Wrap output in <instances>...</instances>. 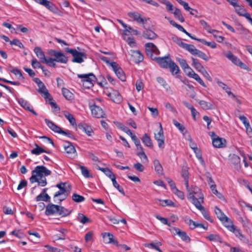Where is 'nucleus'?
I'll return each instance as SVG.
<instances>
[{
  "instance_id": "47",
  "label": "nucleus",
  "mask_w": 252,
  "mask_h": 252,
  "mask_svg": "<svg viewBox=\"0 0 252 252\" xmlns=\"http://www.w3.org/2000/svg\"><path fill=\"white\" fill-rule=\"evenodd\" d=\"M175 17L179 20L181 22L185 21V19L181 14V11L179 9L176 8L174 12H173Z\"/></svg>"
},
{
  "instance_id": "16",
  "label": "nucleus",
  "mask_w": 252,
  "mask_h": 252,
  "mask_svg": "<svg viewBox=\"0 0 252 252\" xmlns=\"http://www.w3.org/2000/svg\"><path fill=\"white\" fill-rule=\"evenodd\" d=\"M97 56L101 60L103 61L107 64H110V65L112 67L114 72L116 71V70H118V68L120 67L119 65L116 62H113L110 63V60L108 59V58L103 56L99 54H98Z\"/></svg>"
},
{
  "instance_id": "9",
  "label": "nucleus",
  "mask_w": 252,
  "mask_h": 252,
  "mask_svg": "<svg viewBox=\"0 0 252 252\" xmlns=\"http://www.w3.org/2000/svg\"><path fill=\"white\" fill-rule=\"evenodd\" d=\"M36 2L42 4L45 6L50 11L54 13L58 14L60 10L52 2L47 0H34Z\"/></svg>"
},
{
  "instance_id": "64",
  "label": "nucleus",
  "mask_w": 252,
  "mask_h": 252,
  "mask_svg": "<svg viewBox=\"0 0 252 252\" xmlns=\"http://www.w3.org/2000/svg\"><path fill=\"white\" fill-rule=\"evenodd\" d=\"M174 41L179 46H182V47H194L193 45L184 43L181 39L178 38H176Z\"/></svg>"
},
{
  "instance_id": "46",
  "label": "nucleus",
  "mask_w": 252,
  "mask_h": 252,
  "mask_svg": "<svg viewBox=\"0 0 252 252\" xmlns=\"http://www.w3.org/2000/svg\"><path fill=\"white\" fill-rule=\"evenodd\" d=\"M118 127L122 131L126 132V134L129 135L131 138H132V136H134L135 134H133L131 131L126 126L123 125L121 123H119V125L118 126Z\"/></svg>"
},
{
  "instance_id": "37",
  "label": "nucleus",
  "mask_w": 252,
  "mask_h": 252,
  "mask_svg": "<svg viewBox=\"0 0 252 252\" xmlns=\"http://www.w3.org/2000/svg\"><path fill=\"white\" fill-rule=\"evenodd\" d=\"M34 51L37 57L40 60L42 63L47 58L41 48H34Z\"/></svg>"
},
{
  "instance_id": "4",
  "label": "nucleus",
  "mask_w": 252,
  "mask_h": 252,
  "mask_svg": "<svg viewBox=\"0 0 252 252\" xmlns=\"http://www.w3.org/2000/svg\"><path fill=\"white\" fill-rule=\"evenodd\" d=\"M65 51L72 55L73 59L72 62L73 63H82L84 62V59H86V54L83 52H78L75 49L66 48Z\"/></svg>"
},
{
  "instance_id": "20",
  "label": "nucleus",
  "mask_w": 252,
  "mask_h": 252,
  "mask_svg": "<svg viewBox=\"0 0 252 252\" xmlns=\"http://www.w3.org/2000/svg\"><path fill=\"white\" fill-rule=\"evenodd\" d=\"M45 122L48 126L53 131L56 133H60L61 131L62 130V128L56 125L55 123H54L52 121L47 119H45Z\"/></svg>"
},
{
  "instance_id": "54",
  "label": "nucleus",
  "mask_w": 252,
  "mask_h": 252,
  "mask_svg": "<svg viewBox=\"0 0 252 252\" xmlns=\"http://www.w3.org/2000/svg\"><path fill=\"white\" fill-rule=\"evenodd\" d=\"M78 167L81 169V173L85 177L89 178L90 177H92L90 175L89 171L88 170L86 167L80 165H79Z\"/></svg>"
},
{
  "instance_id": "10",
  "label": "nucleus",
  "mask_w": 252,
  "mask_h": 252,
  "mask_svg": "<svg viewBox=\"0 0 252 252\" xmlns=\"http://www.w3.org/2000/svg\"><path fill=\"white\" fill-rule=\"evenodd\" d=\"M155 138L158 143L159 148L163 149L164 147V136L161 124H160V130L157 133H155Z\"/></svg>"
},
{
  "instance_id": "17",
  "label": "nucleus",
  "mask_w": 252,
  "mask_h": 252,
  "mask_svg": "<svg viewBox=\"0 0 252 252\" xmlns=\"http://www.w3.org/2000/svg\"><path fill=\"white\" fill-rule=\"evenodd\" d=\"M212 144L215 147L220 148L225 146L226 141L223 138L217 136L213 138Z\"/></svg>"
},
{
  "instance_id": "38",
  "label": "nucleus",
  "mask_w": 252,
  "mask_h": 252,
  "mask_svg": "<svg viewBox=\"0 0 252 252\" xmlns=\"http://www.w3.org/2000/svg\"><path fill=\"white\" fill-rule=\"evenodd\" d=\"M77 220L83 224H86L87 223L91 222V220L86 217L84 214L82 213H79L77 217Z\"/></svg>"
},
{
  "instance_id": "15",
  "label": "nucleus",
  "mask_w": 252,
  "mask_h": 252,
  "mask_svg": "<svg viewBox=\"0 0 252 252\" xmlns=\"http://www.w3.org/2000/svg\"><path fill=\"white\" fill-rule=\"evenodd\" d=\"M59 205L53 203H49L46 207L45 214L47 216H50L56 213L58 214V208Z\"/></svg>"
},
{
  "instance_id": "36",
  "label": "nucleus",
  "mask_w": 252,
  "mask_h": 252,
  "mask_svg": "<svg viewBox=\"0 0 252 252\" xmlns=\"http://www.w3.org/2000/svg\"><path fill=\"white\" fill-rule=\"evenodd\" d=\"M35 199L36 201H43L45 202H50L51 200V198L47 193H40V194L36 196Z\"/></svg>"
},
{
  "instance_id": "39",
  "label": "nucleus",
  "mask_w": 252,
  "mask_h": 252,
  "mask_svg": "<svg viewBox=\"0 0 252 252\" xmlns=\"http://www.w3.org/2000/svg\"><path fill=\"white\" fill-rule=\"evenodd\" d=\"M158 201L160 202L161 203L159 204L164 207L166 206L172 207L175 206V203L169 199H166L163 200H161L160 199H156V201L157 203H158Z\"/></svg>"
},
{
  "instance_id": "30",
  "label": "nucleus",
  "mask_w": 252,
  "mask_h": 252,
  "mask_svg": "<svg viewBox=\"0 0 252 252\" xmlns=\"http://www.w3.org/2000/svg\"><path fill=\"white\" fill-rule=\"evenodd\" d=\"M215 212L218 218L221 222H223L224 219L228 220L227 217L217 206H216L215 208Z\"/></svg>"
},
{
  "instance_id": "26",
  "label": "nucleus",
  "mask_w": 252,
  "mask_h": 252,
  "mask_svg": "<svg viewBox=\"0 0 252 252\" xmlns=\"http://www.w3.org/2000/svg\"><path fill=\"white\" fill-rule=\"evenodd\" d=\"M199 23L203 26L205 30L208 32L213 34L214 36H216V33H218L219 31L216 30H213L211 27L208 24V23L203 20H201Z\"/></svg>"
},
{
  "instance_id": "33",
  "label": "nucleus",
  "mask_w": 252,
  "mask_h": 252,
  "mask_svg": "<svg viewBox=\"0 0 252 252\" xmlns=\"http://www.w3.org/2000/svg\"><path fill=\"white\" fill-rule=\"evenodd\" d=\"M110 96L112 97V99L115 103H119L122 101V96L118 92L114 91L110 94Z\"/></svg>"
},
{
  "instance_id": "41",
  "label": "nucleus",
  "mask_w": 252,
  "mask_h": 252,
  "mask_svg": "<svg viewBox=\"0 0 252 252\" xmlns=\"http://www.w3.org/2000/svg\"><path fill=\"white\" fill-rule=\"evenodd\" d=\"M63 114L64 117L68 120L72 126L76 125L75 119L71 114L67 111H64Z\"/></svg>"
},
{
  "instance_id": "35",
  "label": "nucleus",
  "mask_w": 252,
  "mask_h": 252,
  "mask_svg": "<svg viewBox=\"0 0 252 252\" xmlns=\"http://www.w3.org/2000/svg\"><path fill=\"white\" fill-rule=\"evenodd\" d=\"M62 91L63 96L67 100H71L73 99V94L69 90L63 88Z\"/></svg>"
},
{
  "instance_id": "51",
  "label": "nucleus",
  "mask_w": 252,
  "mask_h": 252,
  "mask_svg": "<svg viewBox=\"0 0 252 252\" xmlns=\"http://www.w3.org/2000/svg\"><path fill=\"white\" fill-rule=\"evenodd\" d=\"M72 200L77 203L83 202L85 200V197L77 193H73L72 196Z\"/></svg>"
},
{
  "instance_id": "40",
  "label": "nucleus",
  "mask_w": 252,
  "mask_h": 252,
  "mask_svg": "<svg viewBox=\"0 0 252 252\" xmlns=\"http://www.w3.org/2000/svg\"><path fill=\"white\" fill-rule=\"evenodd\" d=\"M111 181L113 183V186L116 188L118 190L124 195H125V192L124 191V189L122 187H120V186L119 185V184L117 183L116 180V177L115 175L113 176L112 178H111Z\"/></svg>"
},
{
  "instance_id": "50",
  "label": "nucleus",
  "mask_w": 252,
  "mask_h": 252,
  "mask_svg": "<svg viewBox=\"0 0 252 252\" xmlns=\"http://www.w3.org/2000/svg\"><path fill=\"white\" fill-rule=\"evenodd\" d=\"M230 161L232 164H238L240 163V158L235 154L230 156Z\"/></svg>"
},
{
  "instance_id": "12",
  "label": "nucleus",
  "mask_w": 252,
  "mask_h": 252,
  "mask_svg": "<svg viewBox=\"0 0 252 252\" xmlns=\"http://www.w3.org/2000/svg\"><path fill=\"white\" fill-rule=\"evenodd\" d=\"M66 184V183H63L61 182L59 184H58L56 185V187L60 189V190L57 191L54 196V198H56L59 196H60L61 195H63L65 196V198H66L67 196L68 195V192L67 190L65 187V185Z\"/></svg>"
},
{
  "instance_id": "27",
  "label": "nucleus",
  "mask_w": 252,
  "mask_h": 252,
  "mask_svg": "<svg viewBox=\"0 0 252 252\" xmlns=\"http://www.w3.org/2000/svg\"><path fill=\"white\" fill-rule=\"evenodd\" d=\"M168 68L170 69V71L173 75H176L177 76H179L178 74L180 71L179 68L173 61H172V62H170V65L168 66Z\"/></svg>"
},
{
  "instance_id": "3",
  "label": "nucleus",
  "mask_w": 252,
  "mask_h": 252,
  "mask_svg": "<svg viewBox=\"0 0 252 252\" xmlns=\"http://www.w3.org/2000/svg\"><path fill=\"white\" fill-rule=\"evenodd\" d=\"M33 80L37 84L39 88L37 90L38 92L41 94H43V97L45 99H49V103L52 107H54L55 109H57L58 110H60V108L57 106L55 102L53 101V98L52 97H50L51 95L49 93L43 83L38 78H34Z\"/></svg>"
},
{
  "instance_id": "19",
  "label": "nucleus",
  "mask_w": 252,
  "mask_h": 252,
  "mask_svg": "<svg viewBox=\"0 0 252 252\" xmlns=\"http://www.w3.org/2000/svg\"><path fill=\"white\" fill-rule=\"evenodd\" d=\"M78 128L85 132L89 136H91L92 133L93 132L91 127L86 123H80L78 125Z\"/></svg>"
},
{
  "instance_id": "28",
  "label": "nucleus",
  "mask_w": 252,
  "mask_h": 252,
  "mask_svg": "<svg viewBox=\"0 0 252 252\" xmlns=\"http://www.w3.org/2000/svg\"><path fill=\"white\" fill-rule=\"evenodd\" d=\"M196 208L201 211L203 216L206 220L212 222L208 212L206 211L205 208L203 206L200 204L199 203H197V205H196Z\"/></svg>"
},
{
  "instance_id": "18",
  "label": "nucleus",
  "mask_w": 252,
  "mask_h": 252,
  "mask_svg": "<svg viewBox=\"0 0 252 252\" xmlns=\"http://www.w3.org/2000/svg\"><path fill=\"white\" fill-rule=\"evenodd\" d=\"M191 54L197 56L205 61L209 60L208 57L206 54L199 51L196 48H186Z\"/></svg>"
},
{
  "instance_id": "14",
  "label": "nucleus",
  "mask_w": 252,
  "mask_h": 252,
  "mask_svg": "<svg viewBox=\"0 0 252 252\" xmlns=\"http://www.w3.org/2000/svg\"><path fill=\"white\" fill-rule=\"evenodd\" d=\"M102 237L104 243L106 244L112 243L116 246H118V242L114 239V236L112 233L105 232L102 234Z\"/></svg>"
},
{
  "instance_id": "57",
  "label": "nucleus",
  "mask_w": 252,
  "mask_h": 252,
  "mask_svg": "<svg viewBox=\"0 0 252 252\" xmlns=\"http://www.w3.org/2000/svg\"><path fill=\"white\" fill-rule=\"evenodd\" d=\"M32 65L34 68H40L42 71H44V67L40 64V63L36 59H33L32 60Z\"/></svg>"
},
{
  "instance_id": "24",
  "label": "nucleus",
  "mask_w": 252,
  "mask_h": 252,
  "mask_svg": "<svg viewBox=\"0 0 252 252\" xmlns=\"http://www.w3.org/2000/svg\"><path fill=\"white\" fill-rule=\"evenodd\" d=\"M173 229L175 231L176 233L177 234L183 241L186 242H189L190 241V238L187 235L186 232L182 231L177 227H173Z\"/></svg>"
},
{
  "instance_id": "8",
  "label": "nucleus",
  "mask_w": 252,
  "mask_h": 252,
  "mask_svg": "<svg viewBox=\"0 0 252 252\" xmlns=\"http://www.w3.org/2000/svg\"><path fill=\"white\" fill-rule=\"evenodd\" d=\"M89 105L92 115L94 117L96 118L105 117V114L101 107L96 105L94 103L93 104H91V103H90Z\"/></svg>"
},
{
  "instance_id": "44",
  "label": "nucleus",
  "mask_w": 252,
  "mask_h": 252,
  "mask_svg": "<svg viewBox=\"0 0 252 252\" xmlns=\"http://www.w3.org/2000/svg\"><path fill=\"white\" fill-rule=\"evenodd\" d=\"M230 231L235 233L236 237L242 240L244 238V236L242 234L240 229H236L235 226H229Z\"/></svg>"
},
{
  "instance_id": "49",
  "label": "nucleus",
  "mask_w": 252,
  "mask_h": 252,
  "mask_svg": "<svg viewBox=\"0 0 252 252\" xmlns=\"http://www.w3.org/2000/svg\"><path fill=\"white\" fill-rule=\"evenodd\" d=\"M56 61L55 60L54 58H46L44 61H43V63H44L48 65L53 67H56V63H55Z\"/></svg>"
},
{
  "instance_id": "2",
  "label": "nucleus",
  "mask_w": 252,
  "mask_h": 252,
  "mask_svg": "<svg viewBox=\"0 0 252 252\" xmlns=\"http://www.w3.org/2000/svg\"><path fill=\"white\" fill-rule=\"evenodd\" d=\"M187 198L195 207L198 203L201 205L204 203L203 194L200 189L196 187L191 189V191L188 193Z\"/></svg>"
},
{
  "instance_id": "59",
  "label": "nucleus",
  "mask_w": 252,
  "mask_h": 252,
  "mask_svg": "<svg viewBox=\"0 0 252 252\" xmlns=\"http://www.w3.org/2000/svg\"><path fill=\"white\" fill-rule=\"evenodd\" d=\"M6 70L10 71L11 73H13V74H14L16 75H18L19 79H20V78L24 79V78L22 75V74L20 70H19L17 68H13L12 69H9V68H6Z\"/></svg>"
},
{
  "instance_id": "1",
  "label": "nucleus",
  "mask_w": 252,
  "mask_h": 252,
  "mask_svg": "<svg viewBox=\"0 0 252 252\" xmlns=\"http://www.w3.org/2000/svg\"><path fill=\"white\" fill-rule=\"evenodd\" d=\"M30 181L32 184L37 183L38 186L45 187L47 184L45 176L51 175V171L43 165L37 166L32 172Z\"/></svg>"
},
{
  "instance_id": "22",
  "label": "nucleus",
  "mask_w": 252,
  "mask_h": 252,
  "mask_svg": "<svg viewBox=\"0 0 252 252\" xmlns=\"http://www.w3.org/2000/svg\"><path fill=\"white\" fill-rule=\"evenodd\" d=\"M141 140L145 146L149 147L151 149L153 148L152 141L148 134L145 133L141 138Z\"/></svg>"
},
{
  "instance_id": "32",
  "label": "nucleus",
  "mask_w": 252,
  "mask_h": 252,
  "mask_svg": "<svg viewBox=\"0 0 252 252\" xmlns=\"http://www.w3.org/2000/svg\"><path fill=\"white\" fill-rule=\"evenodd\" d=\"M187 35L189 36L192 39L198 40V41L202 42L205 46H209L210 47H216V43L214 42H208L204 39L196 38L194 37L191 36L189 33L187 34Z\"/></svg>"
},
{
  "instance_id": "6",
  "label": "nucleus",
  "mask_w": 252,
  "mask_h": 252,
  "mask_svg": "<svg viewBox=\"0 0 252 252\" xmlns=\"http://www.w3.org/2000/svg\"><path fill=\"white\" fill-rule=\"evenodd\" d=\"M79 78L82 79L83 85L84 87L90 89L94 86L92 82L94 79H95V76L92 73L89 74H77Z\"/></svg>"
},
{
  "instance_id": "58",
  "label": "nucleus",
  "mask_w": 252,
  "mask_h": 252,
  "mask_svg": "<svg viewBox=\"0 0 252 252\" xmlns=\"http://www.w3.org/2000/svg\"><path fill=\"white\" fill-rule=\"evenodd\" d=\"M192 64L193 66L199 71H201L203 70L204 68L201 65V64L197 62V61L194 59L193 58H192Z\"/></svg>"
},
{
  "instance_id": "62",
  "label": "nucleus",
  "mask_w": 252,
  "mask_h": 252,
  "mask_svg": "<svg viewBox=\"0 0 252 252\" xmlns=\"http://www.w3.org/2000/svg\"><path fill=\"white\" fill-rule=\"evenodd\" d=\"M239 119L243 122L244 125H245V126L246 128V130H249V127H250V123L248 121L247 118L244 116H240L239 117Z\"/></svg>"
},
{
  "instance_id": "34",
  "label": "nucleus",
  "mask_w": 252,
  "mask_h": 252,
  "mask_svg": "<svg viewBox=\"0 0 252 252\" xmlns=\"http://www.w3.org/2000/svg\"><path fill=\"white\" fill-rule=\"evenodd\" d=\"M144 245L146 247L156 250L158 251L159 252H162V251L159 248V246L162 245V243L160 242H157L156 243H147L145 244Z\"/></svg>"
},
{
  "instance_id": "31",
  "label": "nucleus",
  "mask_w": 252,
  "mask_h": 252,
  "mask_svg": "<svg viewBox=\"0 0 252 252\" xmlns=\"http://www.w3.org/2000/svg\"><path fill=\"white\" fill-rule=\"evenodd\" d=\"M71 213V210L59 205V207L58 208V214L61 215L63 217H64L69 215Z\"/></svg>"
},
{
  "instance_id": "23",
  "label": "nucleus",
  "mask_w": 252,
  "mask_h": 252,
  "mask_svg": "<svg viewBox=\"0 0 252 252\" xmlns=\"http://www.w3.org/2000/svg\"><path fill=\"white\" fill-rule=\"evenodd\" d=\"M67 145L64 146V149L66 153L68 154H73L74 157L77 156L76 151L75 147L69 142H66Z\"/></svg>"
},
{
  "instance_id": "55",
  "label": "nucleus",
  "mask_w": 252,
  "mask_h": 252,
  "mask_svg": "<svg viewBox=\"0 0 252 252\" xmlns=\"http://www.w3.org/2000/svg\"><path fill=\"white\" fill-rule=\"evenodd\" d=\"M194 79L196 81H197L201 86L204 87H206V86L205 84L204 83L203 81L200 78L199 76L195 73L194 72L193 73L192 75L190 77Z\"/></svg>"
},
{
  "instance_id": "53",
  "label": "nucleus",
  "mask_w": 252,
  "mask_h": 252,
  "mask_svg": "<svg viewBox=\"0 0 252 252\" xmlns=\"http://www.w3.org/2000/svg\"><path fill=\"white\" fill-rule=\"evenodd\" d=\"M157 82L161 84L164 89L166 90H168L170 89L169 86L168 85L167 83L165 81V80L161 77H158L157 78Z\"/></svg>"
},
{
  "instance_id": "13",
  "label": "nucleus",
  "mask_w": 252,
  "mask_h": 252,
  "mask_svg": "<svg viewBox=\"0 0 252 252\" xmlns=\"http://www.w3.org/2000/svg\"><path fill=\"white\" fill-rule=\"evenodd\" d=\"M130 60L136 63H139L143 60V56L141 52L138 51L131 50Z\"/></svg>"
},
{
  "instance_id": "5",
  "label": "nucleus",
  "mask_w": 252,
  "mask_h": 252,
  "mask_svg": "<svg viewBox=\"0 0 252 252\" xmlns=\"http://www.w3.org/2000/svg\"><path fill=\"white\" fill-rule=\"evenodd\" d=\"M48 54L54 57L56 62L65 64L68 62V57L61 51L51 50L48 52Z\"/></svg>"
},
{
  "instance_id": "52",
  "label": "nucleus",
  "mask_w": 252,
  "mask_h": 252,
  "mask_svg": "<svg viewBox=\"0 0 252 252\" xmlns=\"http://www.w3.org/2000/svg\"><path fill=\"white\" fill-rule=\"evenodd\" d=\"M98 169L102 171L107 176L109 177L110 179L115 175L114 173L108 168L99 167Z\"/></svg>"
},
{
  "instance_id": "43",
  "label": "nucleus",
  "mask_w": 252,
  "mask_h": 252,
  "mask_svg": "<svg viewBox=\"0 0 252 252\" xmlns=\"http://www.w3.org/2000/svg\"><path fill=\"white\" fill-rule=\"evenodd\" d=\"M154 165L156 171L158 174H162L163 171V168L159 160L158 159H155L154 161Z\"/></svg>"
},
{
  "instance_id": "42",
  "label": "nucleus",
  "mask_w": 252,
  "mask_h": 252,
  "mask_svg": "<svg viewBox=\"0 0 252 252\" xmlns=\"http://www.w3.org/2000/svg\"><path fill=\"white\" fill-rule=\"evenodd\" d=\"M117 77L122 81L126 80V76L123 69L120 67L115 72Z\"/></svg>"
},
{
  "instance_id": "61",
  "label": "nucleus",
  "mask_w": 252,
  "mask_h": 252,
  "mask_svg": "<svg viewBox=\"0 0 252 252\" xmlns=\"http://www.w3.org/2000/svg\"><path fill=\"white\" fill-rule=\"evenodd\" d=\"M136 155L141 159H143V162L144 163L148 162V158L144 151L138 152Z\"/></svg>"
},
{
  "instance_id": "60",
  "label": "nucleus",
  "mask_w": 252,
  "mask_h": 252,
  "mask_svg": "<svg viewBox=\"0 0 252 252\" xmlns=\"http://www.w3.org/2000/svg\"><path fill=\"white\" fill-rule=\"evenodd\" d=\"M235 11L241 16H243V15L247 12V11L245 8L240 6L239 5L235 7Z\"/></svg>"
},
{
  "instance_id": "45",
  "label": "nucleus",
  "mask_w": 252,
  "mask_h": 252,
  "mask_svg": "<svg viewBox=\"0 0 252 252\" xmlns=\"http://www.w3.org/2000/svg\"><path fill=\"white\" fill-rule=\"evenodd\" d=\"M199 104L204 110L211 109L213 108V104L211 103L204 100H200Z\"/></svg>"
},
{
  "instance_id": "48",
  "label": "nucleus",
  "mask_w": 252,
  "mask_h": 252,
  "mask_svg": "<svg viewBox=\"0 0 252 252\" xmlns=\"http://www.w3.org/2000/svg\"><path fill=\"white\" fill-rule=\"evenodd\" d=\"M188 223L191 229H194L196 227H202L205 229H207V227H205L202 223H196L190 219L189 220Z\"/></svg>"
},
{
  "instance_id": "29",
  "label": "nucleus",
  "mask_w": 252,
  "mask_h": 252,
  "mask_svg": "<svg viewBox=\"0 0 252 252\" xmlns=\"http://www.w3.org/2000/svg\"><path fill=\"white\" fill-rule=\"evenodd\" d=\"M143 36L144 38L151 40L154 39L157 37V34L150 30H147L144 31L143 33Z\"/></svg>"
},
{
  "instance_id": "11",
  "label": "nucleus",
  "mask_w": 252,
  "mask_h": 252,
  "mask_svg": "<svg viewBox=\"0 0 252 252\" xmlns=\"http://www.w3.org/2000/svg\"><path fill=\"white\" fill-rule=\"evenodd\" d=\"M156 60L159 65L162 68H168L170 62H172L171 58L168 56H165L162 58H157L154 57V58Z\"/></svg>"
},
{
  "instance_id": "21",
  "label": "nucleus",
  "mask_w": 252,
  "mask_h": 252,
  "mask_svg": "<svg viewBox=\"0 0 252 252\" xmlns=\"http://www.w3.org/2000/svg\"><path fill=\"white\" fill-rule=\"evenodd\" d=\"M128 15L139 24H144L146 21L141 17V15L138 12H129L128 13Z\"/></svg>"
},
{
  "instance_id": "7",
  "label": "nucleus",
  "mask_w": 252,
  "mask_h": 252,
  "mask_svg": "<svg viewBox=\"0 0 252 252\" xmlns=\"http://www.w3.org/2000/svg\"><path fill=\"white\" fill-rule=\"evenodd\" d=\"M223 55L235 65L248 71L250 70V68L248 66L243 63L236 56L233 55L231 52H224Z\"/></svg>"
},
{
  "instance_id": "56",
  "label": "nucleus",
  "mask_w": 252,
  "mask_h": 252,
  "mask_svg": "<svg viewBox=\"0 0 252 252\" xmlns=\"http://www.w3.org/2000/svg\"><path fill=\"white\" fill-rule=\"evenodd\" d=\"M126 33H124L123 35V37L124 39L126 40V41L127 42L128 44L130 46H136V42L135 41V40L133 38L128 37L127 39L126 38Z\"/></svg>"
},
{
  "instance_id": "25",
  "label": "nucleus",
  "mask_w": 252,
  "mask_h": 252,
  "mask_svg": "<svg viewBox=\"0 0 252 252\" xmlns=\"http://www.w3.org/2000/svg\"><path fill=\"white\" fill-rule=\"evenodd\" d=\"M34 146L35 147V148L32 149L31 151V153L33 155H39L43 153H48L50 154V152L49 151H48L42 147H40L39 145H38L37 144L35 143Z\"/></svg>"
},
{
  "instance_id": "63",
  "label": "nucleus",
  "mask_w": 252,
  "mask_h": 252,
  "mask_svg": "<svg viewBox=\"0 0 252 252\" xmlns=\"http://www.w3.org/2000/svg\"><path fill=\"white\" fill-rule=\"evenodd\" d=\"M146 52L148 55H150L153 58V54H158L159 52L158 48H145Z\"/></svg>"
}]
</instances>
